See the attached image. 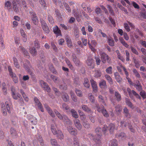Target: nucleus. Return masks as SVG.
<instances>
[{"instance_id":"1","label":"nucleus","mask_w":146,"mask_h":146,"mask_svg":"<svg viewBox=\"0 0 146 146\" xmlns=\"http://www.w3.org/2000/svg\"><path fill=\"white\" fill-rule=\"evenodd\" d=\"M64 124L67 127V129L70 133L72 135L76 136L77 135V130L73 128L72 126V122L70 119H64Z\"/></svg>"},{"instance_id":"2","label":"nucleus","mask_w":146,"mask_h":146,"mask_svg":"<svg viewBox=\"0 0 146 146\" xmlns=\"http://www.w3.org/2000/svg\"><path fill=\"white\" fill-rule=\"evenodd\" d=\"M95 108L99 112L102 113L104 117H108L109 114L108 112L105 109L103 105H101L100 106L98 104H95Z\"/></svg>"},{"instance_id":"3","label":"nucleus","mask_w":146,"mask_h":146,"mask_svg":"<svg viewBox=\"0 0 146 146\" xmlns=\"http://www.w3.org/2000/svg\"><path fill=\"white\" fill-rule=\"evenodd\" d=\"M95 132L96 133L97 136L96 139L93 138V136L91 134H89L88 136L90 137V139H93L94 141L96 142V140H100L101 136L102 135V130L101 128L100 127H98L95 129Z\"/></svg>"},{"instance_id":"4","label":"nucleus","mask_w":146,"mask_h":146,"mask_svg":"<svg viewBox=\"0 0 146 146\" xmlns=\"http://www.w3.org/2000/svg\"><path fill=\"white\" fill-rule=\"evenodd\" d=\"M51 131L55 135H57L58 137L60 139H63L64 136L61 131L56 130L55 127L54 126L53 124H51Z\"/></svg>"},{"instance_id":"5","label":"nucleus","mask_w":146,"mask_h":146,"mask_svg":"<svg viewBox=\"0 0 146 146\" xmlns=\"http://www.w3.org/2000/svg\"><path fill=\"white\" fill-rule=\"evenodd\" d=\"M100 54L102 61L103 63H105L106 62L109 64L111 63V59L108 55L105 52H100Z\"/></svg>"},{"instance_id":"6","label":"nucleus","mask_w":146,"mask_h":146,"mask_svg":"<svg viewBox=\"0 0 146 146\" xmlns=\"http://www.w3.org/2000/svg\"><path fill=\"white\" fill-rule=\"evenodd\" d=\"M108 129L111 134H112L114 130L116 129L115 125L113 123H111L108 127L107 125H105L102 128V131L104 134H105L107 130Z\"/></svg>"},{"instance_id":"7","label":"nucleus","mask_w":146,"mask_h":146,"mask_svg":"<svg viewBox=\"0 0 146 146\" xmlns=\"http://www.w3.org/2000/svg\"><path fill=\"white\" fill-rule=\"evenodd\" d=\"M40 22L42 28L45 33L48 34L50 32L49 29L45 21L42 19H40Z\"/></svg>"},{"instance_id":"8","label":"nucleus","mask_w":146,"mask_h":146,"mask_svg":"<svg viewBox=\"0 0 146 146\" xmlns=\"http://www.w3.org/2000/svg\"><path fill=\"white\" fill-rule=\"evenodd\" d=\"M127 91L128 92V93L129 97L132 100L133 99V95L132 94V93L134 96H135L136 98L139 99V100L141 99V97L134 90H132V91H131V89L129 88H127Z\"/></svg>"},{"instance_id":"9","label":"nucleus","mask_w":146,"mask_h":146,"mask_svg":"<svg viewBox=\"0 0 146 146\" xmlns=\"http://www.w3.org/2000/svg\"><path fill=\"white\" fill-rule=\"evenodd\" d=\"M29 14L31 16L32 20L33 23L35 25H37L38 22V20L35 13L33 11H31L29 12Z\"/></svg>"},{"instance_id":"10","label":"nucleus","mask_w":146,"mask_h":146,"mask_svg":"<svg viewBox=\"0 0 146 146\" xmlns=\"http://www.w3.org/2000/svg\"><path fill=\"white\" fill-rule=\"evenodd\" d=\"M129 25L133 29L135 27L129 21H127L126 23H124L123 25L124 27L127 32H129L131 31Z\"/></svg>"},{"instance_id":"11","label":"nucleus","mask_w":146,"mask_h":146,"mask_svg":"<svg viewBox=\"0 0 146 146\" xmlns=\"http://www.w3.org/2000/svg\"><path fill=\"white\" fill-rule=\"evenodd\" d=\"M53 33L56 35V37L62 36L61 31L57 25L53 27Z\"/></svg>"},{"instance_id":"12","label":"nucleus","mask_w":146,"mask_h":146,"mask_svg":"<svg viewBox=\"0 0 146 146\" xmlns=\"http://www.w3.org/2000/svg\"><path fill=\"white\" fill-rule=\"evenodd\" d=\"M40 84L44 90L48 92H50V88L47 83L41 80L40 82Z\"/></svg>"},{"instance_id":"13","label":"nucleus","mask_w":146,"mask_h":146,"mask_svg":"<svg viewBox=\"0 0 146 146\" xmlns=\"http://www.w3.org/2000/svg\"><path fill=\"white\" fill-rule=\"evenodd\" d=\"M31 66L30 62L29 61L26 60L24 64V68L27 70L30 75H33V73L31 71L30 69L29 68Z\"/></svg>"},{"instance_id":"14","label":"nucleus","mask_w":146,"mask_h":146,"mask_svg":"<svg viewBox=\"0 0 146 146\" xmlns=\"http://www.w3.org/2000/svg\"><path fill=\"white\" fill-rule=\"evenodd\" d=\"M34 100L36 104V105L37 106L38 108L40 110V111L42 112H44V110L43 106L38 99L37 98L35 97L34 98Z\"/></svg>"},{"instance_id":"15","label":"nucleus","mask_w":146,"mask_h":146,"mask_svg":"<svg viewBox=\"0 0 146 146\" xmlns=\"http://www.w3.org/2000/svg\"><path fill=\"white\" fill-rule=\"evenodd\" d=\"M115 137L121 140H123L126 139L127 136L124 133L121 132L116 134L115 135Z\"/></svg>"},{"instance_id":"16","label":"nucleus","mask_w":146,"mask_h":146,"mask_svg":"<svg viewBox=\"0 0 146 146\" xmlns=\"http://www.w3.org/2000/svg\"><path fill=\"white\" fill-rule=\"evenodd\" d=\"M72 61L77 66H79L80 64V61L78 58H77L76 56L74 54L72 55Z\"/></svg>"},{"instance_id":"17","label":"nucleus","mask_w":146,"mask_h":146,"mask_svg":"<svg viewBox=\"0 0 146 146\" xmlns=\"http://www.w3.org/2000/svg\"><path fill=\"white\" fill-rule=\"evenodd\" d=\"M44 106L49 115L52 117H54L55 115L52 110L46 104H45Z\"/></svg>"},{"instance_id":"18","label":"nucleus","mask_w":146,"mask_h":146,"mask_svg":"<svg viewBox=\"0 0 146 146\" xmlns=\"http://www.w3.org/2000/svg\"><path fill=\"white\" fill-rule=\"evenodd\" d=\"M90 82L94 92H96L98 91V87L96 82L93 79L91 80Z\"/></svg>"},{"instance_id":"19","label":"nucleus","mask_w":146,"mask_h":146,"mask_svg":"<svg viewBox=\"0 0 146 146\" xmlns=\"http://www.w3.org/2000/svg\"><path fill=\"white\" fill-rule=\"evenodd\" d=\"M5 7L6 8V9H7L9 12L13 11L11 7V3L9 1L5 2Z\"/></svg>"},{"instance_id":"20","label":"nucleus","mask_w":146,"mask_h":146,"mask_svg":"<svg viewBox=\"0 0 146 146\" xmlns=\"http://www.w3.org/2000/svg\"><path fill=\"white\" fill-rule=\"evenodd\" d=\"M9 99V98H8L9 100V102L8 101H6L5 102V104L6 106V108L8 112L9 113H10L11 110L12 109V108L11 107H10V104H11V101H10V100Z\"/></svg>"},{"instance_id":"21","label":"nucleus","mask_w":146,"mask_h":146,"mask_svg":"<svg viewBox=\"0 0 146 146\" xmlns=\"http://www.w3.org/2000/svg\"><path fill=\"white\" fill-rule=\"evenodd\" d=\"M74 124L76 128L78 130H80L82 127L80 123L79 119H74Z\"/></svg>"},{"instance_id":"22","label":"nucleus","mask_w":146,"mask_h":146,"mask_svg":"<svg viewBox=\"0 0 146 146\" xmlns=\"http://www.w3.org/2000/svg\"><path fill=\"white\" fill-rule=\"evenodd\" d=\"M74 124L76 128L78 130H80L82 127L80 123L79 119H74Z\"/></svg>"},{"instance_id":"23","label":"nucleus","mask_w":146,"mask_h":146,"mask_svg":"<svg viewBox=\"0 0 146 146\" xmlns=\"http://www.w3.org/2000/svg\"><path fill=\"white\" fill-rule=\"evenodd\" d=\"M93 62V59L90 57H88L86 61V63L87 65L89 66H92V68H93L94 67L92 66Z\"/></svg>"},{"instance_id":"24","label":"nucleus","mask_w":146,"mask_h":146,"mask_svg":"<svg viewBox=\"0 0 146 146\" xmlns=\"http://www.w3.org/2000/svg\"><path fill=\"white\" fill-rule=\"evenodd\" d=\"M114 76L115 79L118 82L120 83L121 82L122 79L118 72L114 73Z\"/></svg>"},{"instance_id":"25","label":"nucleus","mask_w":146,"mask_h":146,"mask_svg":"<svg viewBox=\"0 0 146 146\" xmlns=\"http://www.w3.org/2000/svg\"><path fill=\"white\" fill-rule=\"evenodd\" d=\"M65 61L67 66L71 70H74V68L70 61L68 58H66Z\"/></svg>"},{"instance_id":"26","label":"nucleus","mask_w":146,"mask_h":146,"mask_svg":"<svg viewBox=\"0 0 146 146\" xmlns=\"http://www.w3.org/2000/svg\"><path fill=\"white\" fill-rule=\"evenodd\" d=\"M82 109L84 111L87 113H91L92 112V110L91 109L88 108L87 106L85 105H82L81 106Z\"/></svg>"},{"instance_id":"27","label":"nucleus","mask_w":146,"mask_h":146,"mask_svg":"<svg viewBox=\"0 0 146 146\" xmlns=\"http://www.w3.org/2000/svg\"><path fill=\"white\" fill-rule=\"evenodd\" d=\"M125 103L130 108L133 109L134 108V107L131 102H130L129 99L127 98H125Z\"/></svg>"},{"instance_id":"28","label":"nucleus","mask_w":146,"mask_h":146,"mask_svg":"<svg viewBox=\"0 0 146 146\" xmlns=\"http://www.w3.org/2000/svg\"><path fill=\"white\" fill-rule=\"evenodd\" d=\"M99 86L102 88H107L106 83V81L102 80L99 83Z\"/></svg>"},{"instance_id":"29","label":"nucleus","mask_w":146,"mask_h":146,"mask_svg":"<svg viewBox=\"0 0 146 146\" xmlns=\"http://www.w3.org/2000/svg\"><path fill=\"white\" fill-rule=\"evenodd\" d=\"M30 52L33 56H35L37 54V51L34 47H31L29 49Z\"/></svg>"},{"instance_id":"30","label":"nucleus","mask_w":146,"mask_h":146,"mask_svg":"<svg viewBox=\"0 0 146 146\" xmlns=\"http://www.w3.org/2000/svg\"><path fill=\"white\" fill-rule=\"evenodd\" d=\"M62 98L63 100L65 102H67L69 100V97L67 93H63Z\"/></svg>"},{"instance_id":"31","label":"nucleus","mask_w":146,"mask_h":146,"mask_svg":"<svg viewBox=\"0 0 146 146\" xmlns=\"http://www.w3.org/2000/svg\"><path fill=\"white\" fill-rule=\"evenodd\" d=\"M115 111L116 113L117 114H119L121 111L122 108L121 105H117L115 107Z\"/></svg>"},{"instance_id":"32","label":"nucleus","mask_w":146,"mask_h":146,"mask_svg":"<svg viewBox=\"0 0 146 146\" xmlns=\"http://www.w3.org/2000/svg\"><path fill=\"white\" fill-rule=\"evenodd\" d=\"M117 142L116 139H113L110 141L109 146H117Z\"/></svg>"},{"instance_id":"33","label":"nucleus","mask_w":146,"mask_h":146,"mask_svg":"<svg viewBox=\"0 0 146 146\" xmlns=\"http://www.w3.org/2000/svg\"><path fill=\"white\" fill-rule=\"evenodd\" d=\"M107 8L109 10V13L111 15L113 16L115 15V13L112 7L110 5H107Z\"/></svg>"},{"instance_id":"34","label":"nucleus","mask_w":146,"mask_h":146,"mask_svg":"<svg viewBox=\"0 0 146 146\" xmlns=\"http://www.w3.org/2000/svg\"><path fill=\"white\" fill-rule=\"evenodd\" d=\"M123 113L125 116L127 118H130V115L129 112L128 110L126 108H125L123 109Z\"/></svg>"},{"instance_id":"35","label":"nucleus","mask_w":146,"mask_h":146,"mask_svg":"<svg viewBox=\"0 0 146 146\" xmlns=\"http://www.w3.org/2000/svg\"><path fill=\"white\" fill-rule=\"evenodd\" d=\"M84 86L87 88H89L90 87L89 82L87 78H85L84 80Z\"/></svg>"},{"instance_id":"36","label":"nucleus","mask_w":146,"mask_h":146,"mask_svg":"<svg viewBox=\"0 0 146 146\" xmlns=\"http://www.w3.org/2000/svg\"><path fill=\"white\" fill-rule=\"evenodd\" d=\"M88 98L90 101L92 103H94L95 102V100L94 96L91 93H89L88 94Z\"/></svg>"},{"instance_id":"37","label":"nucleus","mask_w":146,"mask_h":146,"mask_svg":"<svg viewBox=\"0 0 146 146\" xmlns=\"http://www.w3.org/2000/svg\"><path fill=\"white\" fill-rule=\"evenodd\" d=\"M66 39L68 46L70 48L72 47V42L69 37L67 36L66 37Z\"/></svg>"},{"instance_id":"38","label":"nucleus","mask_w":146,"mask_h":146,"mask_svg":"<svg viewBox=\"0 0 146 146\" xmlns=\"http://www.w3.org/2000/svg\"><path fill=\"white\" fill-rule=\"evenodd\" d=\"M13 60L15 67L17 68H19L20 65L19 64L18 60L15 57L13 58Z\"/></svg>"},{"instance_id":"39","label":"nucleus","mask_w":146,"mask_h":146,"mask_svg":"<svg viewBox=\"0 0 146 146\" xmlns=\"http://www.w3.org/2000/svg\"><path fill=\"white\" fill-rule=\"evenodd\" d=\"M73 144L74 146H79L80 143L78 139L76 137L74 138Z\"/></svg>"},{"instance_id":"40","label":"nucleus","mask_w":146,"mask_h":146,"mask_svg":"<svg viewBox=\"0 0 146 146\" xmlns=\"http://www.w3.org/2000/svg\"><path fill=\"white\" fill-rule=\"evenodd\" d=\"M50 78L53 80V81L56 83H58L59 82V80L58 77L53 75L50 76Z\"/></svg>"},{"instance_id":"41","label":"nucleus","mask_w":146,"mask_h":146,"mask_svg":"<svg viewBox=\"0 0 146 146\" xmlns=\"http://www.w3.org/2000/svg\"><path fill=\"white\" fill-rule=\"evenodd\" d=\"M70 94L72 100L74 102H76L77 101V97L72 91L70 92Z\"/></svg>"},{"instance_id":"42","label":"nucleus","mask_w":146,"mask_h":146,"mask_svg":"<svg viewBox=\"0 0 146 146\" xmlns=\"http://www.w3.org/2000/svg\"><path fill=\"white\" fill-rule=\"evenodd\" d=\"M83 122V125L84 127L86 128H88L90 127V124L88 122L86 121V119H82Z\"/></svg>"},{"instance_id":"43","label":"nucleus","mask_w":146,"mask_h":146,"mask_svg":"<svg viewBox=\"0 0 146 146\" xmlns=\"http://www.w3.org/2000/svg\"><path fill=\"white\" fill-rule=\"evenodd\" d=\"M101 73L99 70H97L95 71L94 76L96 78L100 77L101 76Z\"/></svg>"},{"instance_id":"44","label":"nucleus","mask_w":146,"mask_h":146,"mask_svg":"<svg viewBox=\"0 0 146 146\" xmlns=\"http://www.w3.org/2000/svg\"><path fill=\"white\" fill-rule=\"evenodd\" d=\"M119 40L121 43L126 48H127L129 47V45L121 37L119 38Z\"/></svg>"},{"instance_id":"45","label":"nucleus","mask_w":146,"mask_h":146,"mask_svg":"<svg viewBox=\"0 0 146 146\" xmlns=\"http://www.w3.org/2000/svg\"><path fill=\"white\" fill-rule=\"evenodd\" d=\"M71 112L73 117L75 118H77L78 117V115L75 110L73 109H72L71 110Z\"/></svg>"},{"instance_id":"46","label":"nucleus","mask_w":146,"mask_h":146,"mask_svg":"<svg viewBox=\"0 0 146 146\" xmlns=\"http://www.w3.org/2000/svg\"><path fill=\"white\" fill-rule=\"evenodd\" d=\"M105 77L106 79L108 81V82L110 84H112V80L109 75L108 74H106L105 75Z\"/></svg>"},{"instance_id":"47","label":"nucleus","mask_w":146,"mask_h":146,"mask_svg":"<svg viewBox=\"0 0 146 146\" xmlns=\"http://www.w3.org/2000/svg\"><path fill=\"white\" fill-rule=\"evenodd\" d=\"M13 11L15 12L18 13L19 12V7L17 6V5L16 3L13 4Z\"/></svg>"},{"instance_id":"48","label":"nucleus","mask_w":146,"mask_h":146,"mask_svg":"<svg viewBox=\"0 0 146 146\" xmlns=\"http://www.w3.org/2000/svg\"><path fill=\"white\" fill-rule=\"evenodd\" d=\"M115 95L117 98V100L118 101H119L121 100V96L118 92H115Z\"/></svg>"},{"instance_id":"49","label":"nucleus","mask_w":146,"mask_h":146,"mask_svg":"<svg viewBox=\"0 0 146 146\" xmlns=\"http://www.w3.org/2000/svg\"><path fill=\"white\" fill-rule=\"evenodd\" d=\"M21 51L23 53L24 56H28V57H29V53L22 46L21 47Z\"/></svg>"},{"instance_id":"50","label":"nucleus","mask_w":146,"mask_h":146,"mask_svg":"<svg viewBox=\"0 0 146 146\" xmlns=\"http://www.w3.org/2000/svg\"><path fill=\"white\" fill-rule=\"evenodd\" d=\"M20 92L22 96L25 100L26 101L28 102L29 100V98L28 97L26 96V94L22 90H20Z\"/></svg>"},{"instance_id":"51","label":"nucleus","mask_w":146,"mask_h":146,"mask_svg":"<svg viewBox=\"0 0 146 146\" xmlns=\"http://www.w3.org/2000/svg\"><path fill=\"white\" fill-rule=\"evenodd\" d=\"M11 95L13 98L15 100H17L19 98L21 97V95L19 93L16 94L15 93L13 94H12Z\"/></svg>"},{"instance_id":"52","label":"nucleus","mask_w":146,"mask_h":146,"mask_svg":"<svg viewBox=\"0 0 146 146\" xmlns=\"http://www.w3.org/2000/svg\"><path fill=\"white\" fill-rule=\"evenodd\" d=\"M98 101L99 102H102L105 106H106V104L105 103L104 98L102 96L99 95L98 96Z\"/></svg>"},{"instance_id":"53","label":"nucleus","mask_w":146,"mask_h":146,"mask_svg":"<svg viewBox=\"0 0 146 146\" xmlns=\"http://www.w3.org/2000/svg\"><path fill=\"white\" fill-rule=\"evenodd\" d=\"M12 78L13 82L15 83H17L18 82V79L16 74H14L10 76Z\"/></svg>"},{"instance_id":"54","label":"nucleus","mask_w":146,"mask_h":146,"mask_svg":"<svg viewBox=\"0 0 146 146\" xmlns=\"http://www.w3.org/2000/svg\"><path fill=\"white\" fill-rule=\"evenodd\" d=\"M108 42L109 45L111 46H113L114 45V41L113 39L111 38H109L108 39Z\"/></svg>"},{"instance_id":"55","label":"nucleus","mask_w":146,"mask_h":146,"mask_svg":"<svg viewBox=\"0 0 146 146\" xmlns=\"http://www.w3.org/2000/svg\"><path fill=\"white\" fill-rule=\"evenodd\" d=\"M50 143L52 146H57L58 145L56 141L54 139H50Z\"/></svg>"},{"instance_id":"56","label":"nucleus","mask_w":146,"mask_h":146,"mask_svg":"<svg viewBox=\"0 0 146 146\" xmlns=\"http://www.w3.org/2000/svg\"><path fill=\"white\" fill-rule=\"evenodd\" d=\"M133 60L135 64V66L137 68H138L140 66V64H139L138 61L135 58H133Z\"/></svg>"},{"instance_id":"57","label":"nucleus","mask_w":146,"mask_h":146,"mask_svg":"<svg viewBox=\"0 0 146 146\" xmlns=\"http://www.w3.org/2000/svg\"><path fill=\"white\" fill-rule=\"evenodd\" d=\"M54 111L56 115L59 119H62L63 117L61 114L56 109L54 110Z\"/></svg>"},{"instance_id":"58","label":"nucleus","mask_w":146,"mask_h":146,"mask_svg":"<svg viewBox=\"0 0 146 146\" xmlns=\"http://www.w3.org/2000/svg\"><path fill=\"white\" fill-rule=\"evenodd\" d=\"M59 87L60 89L63 90H66L67 89V86L65 83L63 85H60Z\"/></svg>"},{"instance_id":"59","label":"nucleus","mask_w":146,"mask_h":146,"mask_svg":"<svg viewBox=\"0 0 146 146\" xmlns=\"http://www.w3.org/2000/svg\"><path fill=\"white\" fill-rule=\"evenodd\" d=\"M112 67L109 66L106 69V71L107 74H111L112 73Z\"/></svg>"},{"instance_id":"60","label":"nucleus","mask_w":146,"mask_h":146,"mask_svg":"<svg viewBox=\"0 0 146 146\" xmlns=\"http://www.w3.org/2000/svg\"><path fill=\"white\" fill-rule=\"evenodd\" d=\"M48 20L49 22L50 23H52L54 22L53 17L50 14L48 15Z\"/></svg>"},{"instance_id":"61","label":"nucleus","mask_w":146,"mask_h":146,"mask_svg":"<svg viewBox=\"0 0 146 146\" xmlns=\"http://www.w3.org/2000/svg\"><path fill=\"white\" fill-rule=\"evenodd\" d=\"M94 58L96 60V64L98 65H100L101 60L100 59V57L99 56H95Z\"/></svg>"},{"instance_id":"62","label":"nucleus","mask_w":146,"mask_h":146,"mask_svg":"<svg viewBox=\"0 0 146 146\" xmlns=\"http://www.w3.org/2000/svg\"><path fill=\"white\" fill-rule=\"evenodd\" d=\"M60 26L62 28V29L66 30L69 29L68 27L66 26L64 24H60Z\"/></svg>"},{"instance_id":"63","label":"nucleus","mask_w":146,"mask_h":146,"mask_svg":"<svg viewBox=\"0 0 146 146\" xmlns=\"http://www.w3.org/2000/svg\"><path fill=\"white\" fill-rule=\"evenodd\" d=\"M75 90L76 94L78 96L80 97H82V92L80 90L76 89Z\"/></svg>"},{"instance_id":"64","label":"nucleus","mask_w":146,"mask_h":146,"mask_svg":"<svg viewBox=\"0 0 146 146\" xmlns=\"http://www.w3.org/2000/svg\"><path fill=\"white\" fill-rule=\"evenodd\" d=\"M140 94L143 99L146 98V93L144 91L140 92Z\"/></svg>"}]
</instances>
